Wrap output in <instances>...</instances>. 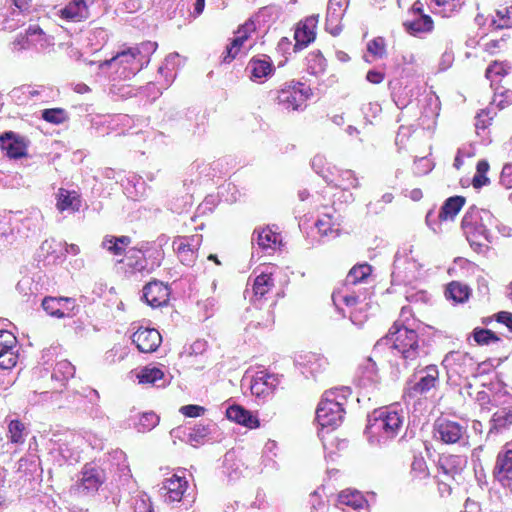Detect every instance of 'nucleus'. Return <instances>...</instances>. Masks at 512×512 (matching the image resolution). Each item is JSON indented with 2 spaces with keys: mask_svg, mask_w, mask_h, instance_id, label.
<instances>
[{
  "mask_svg": "<svg viewBox=\"0 0 512 512\" xmlns=\"http://www.w3.org/2000/svg\"><path fill=\"white\" fill-rule=\"evenodd\" d=\"M392 342L391 348L400 353L401 357L408 363L416 360L420 355L419 337L415 330L395 322L389 329L386 336L382 337L375 344V348L388 345Z\"/></svg>",
  "mask_w": 512,
  "mask_h": 512,
  "instance_id": "f257e3e1",
  "label": "nucleus"
},
{
  "mask_svg": "<svg viewBox=\"0 0 512 512\" xmlns=\"http://www.w3.org/2000/svg\"><path fill=\"white\" fill-rule=\"evenodd\" d=\"M404 416L391 408H379L368 415L366 433L393 439L403 427Z\"/></svg>",
  "mask_w": 512,
  "mask_h": 512,
  "instance_id": "f03ea898",
  "label": "nucleus"
},
{
  "mask_svg": "<svg viewBox=\"0 0 512 512\" xmlns=\"http://www.w3.org/2000/svg\"><path fill=\"white\" fill-rule=\"evenodd\" d=\"M344 415V403L338 400L336 390L325 391L316 409L318 424L334 430L343 422Z\"/></svg>",
  "mask_w": 512,
  "mask_h": 512,
  "instance_id": "7ed1b4c3",
  "label": "nucleus"
},
{
  "mask_svg": "<svg viewBox=\"0 0 512 512\" xmlns=\"http://www.w3.org/2000/svg\"><path fill=\"white\" fill-rule=\"evenodd\" d=\"M105 481L106 473L103 468L93 462L86 463L81 470L78 489L87 494L95 493Z\"/></svg>",
  "mask_w": 512,
  "mask_h": 512,
  "instance_id": "20e7f679",
  "label": "nucleus"
},
{
  "mask_svg": "<svg viewBox=\"0 0 512 512\" xmlns=\"http://www.w3.org/2000/svg\"><path fill=\"white\" fill-rule=\"evenodd\" d=\"M29 143V139L14 131H5L0 134V147L11 159L25 157Z\"/></svg>",
  "mask_w": 512,
  "mask_h": 512,
  "instance_id": "39448f33",
  "label": "nucleus"
},
{
  "mask_svg": "<svg viewBox=\"0 0 512 512\" xmlns=\"http://www.w3.org/2000/svg\"><path fill=\"white\" fill-rule=\"evenodd\" d=\"M41 306L48 315L56 318L71 317L75 315L74 310L78 309L75 299L70 297L46 296Z\"/></svg>",
  "mask_w": 512,
  "mask_h": 512,
  "instance_id": "423d86ee",
  "label": "nucleus"
},
{
  "mask_svg": "<svg viewBox=\"0 0 512 512\" xmlns=\"http://www.w3.org/2000/svg\"><path fill=\"white\" fill-rule=\"evenodd\" d=\"M434 437L445 444L459 442L466 433V428L461 424L445 419H438L434 423Z\"/></svg>",
  "mask_w": 512,
  "mask_h": 512,
  "instance_id": "0eeeda50",
  "label": "nucleus"
},
{
  "mask_svg": "<svg viewBox=\"0 0 512 512\" xmlns=\"http://www.w3.org/2000/svg\"><path fill=\"white\" fill-rule=\"evenodd\" d=\"M318 18L319 15H311L297 24L294 32V52H298L314 42L316 38L315 29L318 24Z\"/></svg>",
  "mask_w": 512,
  "mask_h": 512,
  "instance_id": "6e6552de",
  "label": "nucleus"
},
{
  "mask_svg": "<svg viewBox=\"0 0 512 512\" xmlns=\"http://www.w3.org/2000/svg\"><path fill=\"white\" fill-rule=\"evenodd\" d=\"M418 381L408 388L411 397L427 394L439 385V371L436 365H428L419 371Z\"/></svg>",
  "mask_w": 512,
  "mask_h": 512,
  "instance_id": "1a4fd4ad",
  "label": "nucleus"
},
{
  "mask_svg": "<svg viewBox=\"0 0 512 512\" xmlns=\"http://www.w3.org/2000/svg\"><path fill=\"white\" fill-rule=\"evenodd\" d=\"M132 342L142 353H152L162 342L160 333L154 328H139L131 336Z\"/></svg>",
  "mask_w": 512,
  "mask_h": 512,
  "instance_id": "9d476101",
  "label": "nucleus"
},
{
  "mask_svg": "<svg viewBox=\"0 0 512 512\" xmlns=\"http://www.w3.org/2000/svg\"><path fill=\"white\" fill-rule=\"evenodd\" d=\"M169 288L163 282L153 280L143 287L142 299L151 307L166 305L169 301Z\"/></svg>",
  "mask_w": 512,
  "mask_h": 512,
  "instance_id": "9b49d317",
  "label": "nucleus"
},
{
  "mask_svg": "<svg viewBox=\"0 0 512 512\" xmlns=\"http://www.w3.org/2000/svg\"><path fill=\"white\" fill-rule=\"evenodd\" d=\"M246 70L249 71L252 81H259L270 77L274 73L275 67L268 56L262 55L261 57H253L249 61Z\"/></svg>",
  "mask_w": 512,
  "mask_h": 512,
  "instance_id": "f8f14e48",
  "label": "nucleus"
},
{
  "mask_svg": "<svg viewBox=\"0 0 512 512\" xmlns=\"http://www.w3.org/2000/svg\"><path fill=\"white\" fill-rule=\"evenodd\" d=\"M226 417L229 420L250 429L258 428L260 426V421L257 416L241 405L234 404L229 406L226 409Z\"/></svg>",
  "mask_w": 512,
  "mask_h": 512,
  "instance_id": "ddd939ff",
  "label": "nucleus"
},
{
  "mask_svg": "<svg viewBox=\"0 0 512 512\" xmlns=\"http://www.w3.org/2000/svg\"><path fill=\"white\" fill-rule=\"evenodd\" d=\"M302 86V83L297 82L293 86V91L282 89L278 95L279 103L285 105L286 108L297 110L308 97L307 91L300 88Z\"/></svg>",
  "mask_w": 512,
  "mask_h": 512,
  "instance_id": "4468645a",
  "label": "nucleus"
},
{
  "mask_svg": "<svg viewBox=\"0 0 512 512\" xmlns=\"http://www.w3.org/2000/svg\"><path fill=\"white\" fill-rule=\"evenodd\" d=\"M512 428V406L498 408L490 419L488 434L503 433Z\"/></svg>",
  "mask_w": 512,
  "mask_h": 512,
  "instance_id": "2eb2a0df",
  "label": "nucleus"
},
{
  "mask_svg": "<svg viewBox=\"0 0 512 512\" xmlns=\"http://www.w3.org/2000/svg\"><path fill=\"white\" fill-rule=\"evenodd\" d=\"M184 434L187 435V442L192 446L197 447L199 444H203L206 440L211 437L212 431L216 430V424L212 422L194 424L192 427H187Z\"/></svg>",
  "mask_w": 512,
  "mask_h": 512,
  "instance_id": "dca6fc26",
  "label": "nucleus"
},
{
  "mask_svg": "<svg viewBox=\"0 0 512 512\" xmlns=\"http://www.w3.org/2000/svg\"><path fill=\"white\" fill-rule=\"evenodd\" d=\"M157 46L158 45H157L156 42H151V41L143 42V43L140 44L139 47L128 48V49H125L123 51L118 52L111 59L105 60V61L101 62L99 67L101 69L106 68V67H110L111 64L113 62H115V60L117 58H120V57L130 56L131 58H136L138 55H142V54H145L146 56H148V55H150V54L155 52V50L157 49Z\"/></svg>",
  "mask_w": 512,
  "mask_h": 512,
  "instance_id": "f3484780",
  "label": "nucleus"
},
{
  "mask_svg": "<svg viewBox=\"0 0 512 512\" xmlns=\"http://www.w3.org/2000/svg\"><path fill=\"white\" fill-rule=\"evenodd\" d=\"M403 27L408 34L417 36L420 33L431 32L434 27V22L429 15L421 14L419 16H413L412 19L404 21Z\"/></svg>",
  "mask_w": 512,
  "mask_h": 512,
  "instance_id": "a211bd4d",
  "label": "nucleus"
},
{
  "mask_svg": "<svg viewBox=\"0 0 512 512\" xmlns=\"http://www.w3.org/2000/svg\"><path fill=\"white\" fill-rule=\"evenodd\" d=\"M187 488V481L184 478L174 475L166 479L161 489L166 490V501H180Z\"/></svg>",
  "mask_w": 512,
  "mask_h": 512,
  "instance_id": "6ab92c4d",
  "label": "nucleus"
},
{
  "mask_svg": "<svg viewBox=\"0 0 512 512\" xmlns=\"http://www.w3.org/2000/svg\"><path fill=\"white\" fill-rule=\"evenodd\" d=\"M466 202L465 197L455 195L447 198L437 215L439 221L454 219Z\"/></svg>",
  "mask_w": 512,
  "mask_h": 512,
  "instance_id": "aec40b11",
  "label": "nucleus"
},
{
  "mask_svg": "<svg viewBox=\"0 0 512 512\" xmlns=\"http://www.w3.org/2000/svg\"><path fill=\"white\" fill-rule=\"evenodd\" d=\"M4 334H7L10 340H6L5 344L0 343L2 346L0 350V368L8 370L16 365L17 356L12 351L13 344L15 342L14 336L7 331L0 330V337H2Z\"/></svg>",
  "mask_w": 512,
  "mask_h": 512,
  "instance_id": "412c9836",
  "label": "nucleus"
},
{
  "mask_svg": "<svg viewBox=\"0 0 512 512\" xmlns=\"http://www.w3.org/2000/svg\"><path fill=\"white\" fill-rule=\"evenodd\" d=\"M494 475L499 480H512V449H507L498 454Z\"/></svg>",
  "mask_w": 512,
  "mask_h": 512,
  "instance_id": "4be33fe9",
  "label": "nucleus"
},
{
  "mask_svg": "<svg viewBox=\"0 0 512 512\" xmlns=\"http://www.w3.org/2000/svg\"><path fill=\"white\" fill-rule=\"evenodd\" d=\"M479 209L476 206H471L467 212L464 214L461 222L462 229L466 234L467 240L469 241L471 247H474L475 250H478L482 247V243L479 241H475L470 237V233L472 228L475 225L479 224Z\"/></svg>",
  "mask_w": 512,
  "mask_h": 512,
  "instance_id": "5701e85b",
  "label": "nucleus"
},
{
  "mask_svg": "<svg viewBox=\"0 0 512 512\" xmlns=\"http://www.w3.org/2000/svg\"><path fill=\"white\" fill-rule=\"evenodd\" d=\"M470 295L471 289L469 286L458 281L450 282L445 289L446 298L453 301L455 304L465 303L468 301Z\"/></svg>",
  "mask_w": 512,
  "mask_h": 512,
  "instance_id": "b1692460",
  "label": "nucleus"
},
{
  "mask_svg": "<svg viewBox=\"0 0 512 512\" xmlns=\"http://www.w3.org/2000/svg\"><path fill=\"white\" fill-rule=\"evenodd\" d=\"M64 19L81 21L88 17V7L84 0H73L61 10Z\"/></svg>",
  "mask_w": 512,
  "mask_h": 512,
  "instance_id": "393cba45",
  "label": "nucleus"
},
{
  "mask_svg": "<svg viewBox=\"0 0 512 512\" xmlns=\"http://www.w3.org/2000/svg\"><path fill=\"white\" fill-rule=\"evenodd\" d=\"M358 375L363 385L375 384L380 380L377 365L371 357L365 358L359 365Z\"/></svg>",
  "mask_w": 512,
  "mask_h": 512,
  "instance_id": "a878e982",
  "label": "nucleus"
},
{
  "mask_svg": "<svg viewBox=\"0 0 512 512\" xmlns=\"http://www.w3.org/2000/svg\"><path fill=\"white\" fill-rule=\"evenodd\" d=\"M120 262L125 263V265L130 269L128 272H142L147 267V260L144 256V253L140 249H130L126 255L125 259Z\"/></svg>",
  "mask_w": 512,
  "mask_h": 512,
  "instance_id": "bb28decb",
  "label": "nucleus"
},
{
  "mask_svg": "<svg viewBox=\"0 0 512 512\" xmlns=\"http://www.w3.org/2000/svg\"><path fill=\"white\" fill-rule=\"evenodd\" d=\"M81 206V200L76 192H70L66 189H59L57 194V208L60 211L73 210L78 211Z\"/></svg>",
  "mask_w": 512,
  "mask_h": 512,
  "instance_id": "cd10ccee",
  "label": "nucleus"
},
{
  "mask_svg": "<svg viewBox=\"0 0 512 512\" xmlns=\"http://www.w3.org/2000/svg\"><path fill=\"white\" fill-rule=\"evenodd\" d=\"M62 242H58L55 239H46L42 242L39 248V257L47 259L51 257L53 261L61 260Z\"/></svg>",
  "mask_w": 512,
  "mask_h": 512,
  "instance_id": "c85d7f7f",
  "label": "nucleus"
},
{
  "mask_svg": "<svg viewBox=\"0 0 512 512\" xmlns=\"http://www.w3.org/2000/svg\"><path fill=\"white\" fill-rule=\"evenodd\" d=\"M139 383L153 384L157 387H163L164 383L158 384L164 378V372L157 367H145L137 375Z\"/></svg>",
  "mask_w": 512,
  "mask_h": 512,
  "instance_id": "c756f323",
  "label": "nucleus"
},
{
  "mask_svg": "<svg viewBox=\"0 0 512 512\" xmlns=\"http://www.w3.org/2000/svg\"><path fill=\"white\" fill-rule=\"evenodd\" d=\"M430 475L427 463L424 457L419 455H414L413 461L410 466V476L413 480H423L428 478Z\"/></svg>",
  "mask_w": 512,
  "mask_h": 512,
  "instance_id": "7c9ffc66",
  "label": "nucleus"
},
{
  "mask_svg": "<svg viewBox=\"0 0 512 512\" xmlns=\"http://www.w3.org/2000/svg\"><path fill=\"white\" fill-rule=\"evenodd\" d=\"M474 341L478 345H489L491 343L499 342L501 338L491 329L476 327L472 331Z\"/></svg>",
  "mask_w": 512,
  "mask_h": 512,
  "instance_id": "2f4dec72",
  "label": "nucleus"
},
{
  "mask_svg": "<svg viewBox=\"0 0 512 512\" xmlns=\"http://www.w3.org/2000/svg\"><path fill=\"white\" fill-rule=\"evenodd\" d=\"M341 503L351 506L354 509L363 508L367 504V500L361 494V492L354 491H342L339 495Z\"/></svg>",
  "mask_w": 512,
  "mask_h": 512,
  "instance_id": "473e14b6",
  "label": "nucleus"
},
{
  "mask_svg": "<svg viewBox=\"0 0 512 512\" xmlns=\"http://www.w3.org/2000/svg\"><path fill=\"white\" fill-rule=\"evenodd\" d=\"M159 420V416L153 411L144 412L141 414L138 423L135 424V428L138 432L145 433L155 428Z\"/></svg>",
  "mask_w": 512,
  "mask_h": 512,
  "instance_id": "72a5a7b5",
  "label": "nucleus"
},
{
  "mask_svg": "<svg viewBox=\"0 0 512 512\" xmlns=\"http://www.w3.org/2000/svg\"><path fill=\"white\" fill-rule=\"evenodd\" d=\"M274 285L273 279L269 274L262 273L258 275L253 284V292L254 296L257 298H262L270 288Z\"/></svg>",
  "mask_w": 512,
  "mask_h": 512,
  "instance_id": "f704fd0d",
  "label": "nucleus"
},
{
  "mask_svg": "<svg viewBox=\"0 0 512 512\" xmlns=\"http://www.w3.org/2000/svg\"><path fill=\"white\" fill-rule=\"evenodd\" d=\"M308 70L312 74H318L325 71L326 59L323 57L321 51L311 52L307 56Z\"/></svg>",
  "mask_w": 512,
  "mask_h": 512,
  "instance_id": "c9c22d12",
  "label": "nucleus"
},
{
  "mask_svg": "<svg viewBox=\"0 0 512 512\" xmlns=\"http://www.w3.org/2000/svg\"><path fill=\"white\" fill-rule=\"evenodd\" d=\"M371 273V266L369 264H361L354 266L347 275V281L352 284H357L364 281Z\"/></svg>",
  "mask_w": 512,
  "mask_h": 512,
  "instance_id": "e433bc0d",
  "label": "nucleus"
},
{
  "mask_svg": "<svg viewBox=\"0 0 512 512\" xmlns=\"http://www.w3.org/2000/svg\"><path fill=\"white\" fill-rule=\"evenodd\" d=\"M41 116L45 121L52 124H61L68 120V114L62 108L44 109Z\"/></svg>",
  "mask_w": 512,
  "mask_h": 512,
  "instance_id": "4c0bfd02",
  "label": "nucleus"
},
{
  "mask_svg": "<svg viewBox=\"0 0 512 512\" xmlns=\"http://www.w3.org/2000/svg\"><path fill=\"white\" fill-rule=\"evenodd\" d=\"M496 15L502 21V23H497L496 20H492V25L496 29H504L512 26L511 15H512V6L509 8H505L504 11L497 10Z\"/></svg>",
  "mask_w": 512,
  "mask_h": 512,
  "instance_id": "58836bf2",
  "label": "nucleus"
},
{
  "mask_svg": "<svg viewBox=\"0 0 512 512\" xmlns=\"http://www.w3.org/2000/svg\"><path fill=\"white\" fill-rule=\"evenodd\" d=\"M257 244L262 248H268L276 242V235L271 230L263 229L257 232Z\"/></svg>",
  "mask_w": 512,
  "mask_h": 512,
  "instance_id": "ea45409f",
  "label": "nucleus"
},
{
  "mask_svg": "<svg viewBox=\"0 0 512 512\" xmlns=\"http://www.w3.org/2000/svg\"><path fill=\"white\" fill-rule=\"evenodd\" d=\"M445 460L449 466L448 468L452 469V472L455 475L459 474L466 464V459L458 455H449L448 457H445Z\"/></svg>",
  "mask_w": 512,
  "mask_h": 512,
  "instance_id": "a19ab883",
  "label": "nucleus"
},
{
  "mask_svg": "<svg viewBox=\"0 0 512 512\" xmlns=\"http://www.w3.org/2000/svg\"><path fill=\"white\" fill-rule=\"evenodd\" d=\"M9 432L11 433V441L14 443L23 442L22 431L24 429L23 423L18 420H12L9 423Z\"/></svg>",
  "mask_w": 512,
  "mask_h": 512,
  "instance_id": "79ce46f5",
  "label": "nucleus"
},
{
  "mask_svg": "<svg viewBox=\"0 0 512 512\" xmlns=\"http://www.w3.org/2000/svg\"><path fill=\"white\" fill-rule=\"evenodd\" d=\"M75 372L74 366L66 360L57 363L55 372L52 376L56 375V373H62L64 379H68L69 377H73Z\"/></svg>",
  "mask_w": 512,
  "mask_h": 512,
  "instance_id": "37998d69",
  "label": "nucleus"
},
{
  "mask_svg": "<svg viewBox=\"0 0 512 512\" xmlns=\"http://www.w3.org/2000/svg\"><path fill=\"white\" fill-rule=\"evenodd\" d=\"M102 246L115 255L122 254V246L116 242L115 236H106L103 239Z\"/></svg>",
  "mask_w": 512,
  "mask_h": 512,
  "instance_id": "c03bdc74",
  "label": "nucleus"
},
{
  "mask_svg": "<svg viewBox=\"0 0 512 512\" xmlns=\"http://www.w3.org/2000/svg\"><path fill=\"white\" fill-rule=\"evenodd\" d=\"M180 412L186 417H199L205 412V408L195 404L182 406Z\"/></svg>",
  "mask_w": 512,
  "mask_h": 512,
  "instance_id": "a18cd8bd",
  "label": "nucleus"
},
{
  "mask_svg": "<svg viewBox=\"0 0 512 512\" xmlns=\"http://www.w3.org/2000/svg\"><path fill=\"white\" fill-rule=\"evenodd\" d=\"M344 11H340L335 7L327 6L326 25H332L335 22H340L344 15Z\"/></svg>",
  "mask_w": 512,
  "mask_h": 512,
  "instance_id": "49530a36",
  "label": "nucleus"
},
{
  "mask_svg": "<svg viewBox=\"0 0 512 512\" xmlns=\"http://www.w3.org/2000/svg\"><path fill=\"white\" fill-rule=\"evenodd\" d=\"M500 182L506 188L512 187V164L511 163L505 164L504 167L502 168Z\"/></svg>",
  "mask_w": 512,
  "mask_h": 512,
  "instance_id": "de8ad7c7",
  "label": "nucleus"
},
{
  "mask_svg": "<svg viewBox=\"0 0 512 512\" xmlns=\"http://www.w3.org/2000/svg\"><path fill=\"white\" fill-rule=\"evenodd\" d=\"M477 236H482L485 240L490 242V232L483 223L475 225L471 230L470 237L477 241Z\"/></svg>",
  "mask_w": 512,
  "mask_h": 512,
  "instance_id": "09e8293b",
  "label": "nucleus"
},
{
  "mask_svg": "<svg viewBox=\"0 0 512 512\" xmlns=\"http://www.w3.org/2000/svg\"><path fill=\"white\" fill-rule=\"evenodd\" d=\"M342 182H347V186H343V189H347L348 187L357 188L359 186L358 179L355 174L351 170H345L341 173Z\"/></svg>",
  "mask_w": 512,
  "mask_h": 512,
  "instance_id": "8fccbe9b",
  "label": "nucleus"
},
{
  "mask_svg": "<svg viewBox=\"0 0 512 512\" xmlns=\"http://www.w3.org/2000/svg\"><path fill=\"white\" fill-rule=\"evenodd\" d=\"M497 97H501V99L497 102V106L504 108L505 105L512 103V90L506 89L502 92H496L494 102L497 101Z\"/></svg>",
  "mask_w": 512,
  "mask_h": 512,
  "instance_id": "3c124183",
  "label": "nucleus"
},
{
  "mask_svg": "<svg viewBox=\"0 0 512 512\" xmlns=\"http://www.w3.org/2000/svg\"><path fill=\"white\" fill-rule=\"evenodd\" d=\"M492 73H494L495 75L504 76L507 74V71L502 63H498L495 61L487 67L485 72L486 77L490 78Z\"/></svg>",
  "mask_w": 512,
  "mask_h": 512,
  "instance_id": "603ef678",
  "label": "nucleus"
},
{
  "mask_svg": "<svg viewBox=\"0 0 512 512\" xmlns=\"http://www.w3.org/2000/svg\"><path fill=\"white\" fill-rule=\"evenodd\" d=\"M496 322L504 324L512 333V313L508 311H500L496 313Z\"/></svg>",
  "mask_w": 512,
  "mask_h": 512,
  "instance_id": "864d4df0",
  "label": "nucleus"
},
{
  "mask_svg": "<svg viewBox=\"0 0 512 512\" xmlns=\"http://www.w3.org/2000/svg\"><path fill=\"white\" fill-rule=\"evenodd\" d=\"M383 49L384 43L382 38H375L367 45V50L373 55H381Z\"/></svg>",
  "mask_w": 512,
  "mask_h": 512,
  "instance_id": "5fc2aeb1",
  "label": "nucleus"
},
{
  "mask_svg": "<svg viewBox=\"0 0 512 512\" xmlns=\"http://www.w3.org/2000/svg\"><path fill=\"white\" fill-rule=\"evenodd\" d=\"M256 26L252 19H248L244 24L239 26L237 30V34L240 36H246V40L249 38L250 34L255 31Z\"/></svg>",
  "mask_w": 512,
  "mask_h": 512,
  "instance_id": "6e6d98bb",
  "label": "nucleus"
},
{
  "mask_svg": "<svg viewBox=\"0 0 512 512\" xmlns=\"http://www.w3.org/2000/svg\"><path fill=\"white\" fill-rule=\"evenodd\" d=\"M479 224L483 223V225L487 226H493L496 222L495 217L493 214L485 209H479Z\"/></svg>",
  "mask_w": 512,
  "mask_h": 512,
  "instance_id": "4d7b16f0",
  "label": "nucleus"
},
{
  "mask_svg": "<svg viewBox=\"0 0 512 512\" xmlns=\"http://www.w3.org/2000/svg\"><path fill=\"white\" fill-rule=\"evenodd\" d=\"M62 260L66 258L67 254L77 255L80 252L78 245L76 244H67L66 242L62 243L61 249Z\"/></svg>",
  "mask_w": 512,
  "mask_h": 512,
  "instance_id": "13d9d810",
  "label": "nucleus"
},
{
  "mask_svg": "<svg viewBox=\"0 0 512 512\" xmlns=\"http://www.w3.org/2000/svg\"><path fill=\"white\" fill-rule=\"evenodd\" d=\"M366 79L370 83L379 84L384 79V73L377 70H369L366 74Z\"/></svg>",
  "mask_w": 512,
  "mask_h": 512,
  "instance_id": "bf43d9fd",
  "label": "nucleus"
},
{
  "mask_svg": "<svg viewBox=\"0 0 512 512\" xmlns=\"http://www.w3.org/2000/svg\"><path fill=\"white\" fill-rule=\"evenodd\" d=\"M489 182H490V180L486 175L479 174L477 172L475 173V175L472 179L473 187L476 189H480L481 187L489 184Z\"/></svg>",
  "mask_w": 512,
  "mask_h": 512,
  "instance_id": "052dcab7",
  "label": "nucleus"
},
{
  "mask_svg": "<svg viewBox=\"0 0 512 512\" xmlns=\"http://www.w3.org/2000/svg\"><path fill=\"white\" fill-rule=\"evenodd\" d=\"M331 390H336V396L339 401L345 404L347 398L351 395V388L348 386H342L340 388H332Z\"/></svg>",
  "mask_w": 512,
  "mask_h": 512,
  "instance_id": "680f3d73",
  "label": "nucleus"
},
{
  "mask_svg": "<svg viewBox=\"0 0 512 512\" xmlns=\"http://www.w3.org/2000/svg\"><path fill=\"white\" fill-rule=\"evenodd\" d=\"M324 165V157L320 155H316L311 160L312 169L319 175H321Z\"/></svg>",
  "mask_w": 512,
  "mask_h": 512,
  "instance_id": "e2e57ef3",
  "label": "nucleus"
},
{
  "mask_svg": "<svg viewBox=\"0 0 512 512\" xmlns=\"http://www.w3.org/2000/svg\"><path fill=\"white\" fill-rule=\"evenodd\" d=\"M412 441V446H421V441L418 439H415V432L414 431H406L404 435L399 439V443L403 444L404 442Z\"/></svg>",
  "mask_w": 512,
  "mask_h": 512,
  "instance_id": "0e129e2a",
  "label": "nucleus"
},
{
  "mask_svg": "<svg viewBox=\"0 0 512 512\" xmlns=\"http://www.w3.org/2000/svg\"><path fill=\"white\" fill-rule=\"evenodd\" d=\"M239 51L235 50L230 44L226 47L225 52L223 53L222 62L223 63H230L232 60L235 59L236 55Z\"/></svg>",
  "mask_w": 512,
  "mask_h": 512,
  "instance_id": "69168bd1",
  "label": "nucleus"
},
{
  "mask_svg": "<svg viewBox=\"0 0 512 512\" xmlns=\"http://www.w3.org/2000/svg\"><path fill=\"white\" fill-rule=\"evenodd\" d=\"M25 33H26V40H31V42H33L34 37L40 36L43 32L39 26L31 25L26 29Z\"/></svg>",
  "mask_w": 512,
  "mask_h": 512,
  "instance_id": "338daca9",
  "label": "nucleus"
},
{
  "mask_svg": "<svg viewBox=\"0 0 512 512\" xmlns=\"http://www.w3.org/2000/svg\"><path fill=\"white\" fill-rule=\"evenodd\" d=\"M466 359H469V360H472V358L469 356L468 353H460V352H450L445 360L448 361V360H453L454 362L456 361H465Z\"/></svg>",
  "mask_w": 512,
  "mask_h": 512,
  "instance_id": "774afa93",
  "label": "nucleus"
}]
</instances>
